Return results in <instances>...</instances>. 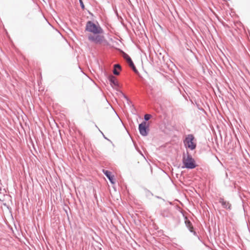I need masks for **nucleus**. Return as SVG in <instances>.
<instances>
[{
  "label": "nucleus",
  "instance_id": "obj_1",
  "mask_svg": "<svg viewBox=\"0 0 250 250\" xmlns=\"http://www.w3.org/2000/svg\"><path fill=\"white\" fill-rule=\"evenodd\" d=\"M183 163L184 167L187 168L193 169L196 167V163L192 156L188 153L184 154Z\"/></svg>",
  "mask_w": 250,
  "mask_h": 250
},
{
  "label": "nucleus",
  "instance_id": "obj_2",
  "mask_svg": "<svg viewBox=\"0 0 250 250\" xmlns=\"http://www.w3.org/2000/svg\"><path fill=\"white\" fill-rule=\"evenodd\" d=\"M85 30L93 34L103 33V30L98 25L91 21H88L85 26Z\"/></svg>",
  "mask_w": 250,
  "mask_h": 250
},
{
  "label": "nucleus",
  "instance_id": "obj_3",
  "mask_svg": "<svg viewBox=\"0 0 250 250\" xmlns=\"http://www.w3.org/2000/svg\"><path fill=\"white\" fill-rule=\"evenodd\" d=\"M103 33L90 34L88 36V40L96 44H102L106 42Z\"/></svg>",
  "mask_w": 250,
  "mask_h": 250
},
{
  "label": "nucleus",
  "instance_id": "obj_4",
  "mask_svg": "<svg viewBox=\"0 0 250 250\" xmlns=\"http://www.w3.org/2000/svg\"><path fill=\"white\" fill-rule=\"evenodd\" d=\"M184 142L186 147L189 148L191 150H194L196 148V140L194 136L192 134L188 135Z\"/></svg>",
  "mask_w": 250,
  "mask_h": 250
},
{
  "label": "nucleus",
  "instance_id": "obj_5",
  "mask_svg": "<svg viewBox=\"0 0 250 250\" xmlns=\"http://www.w3.org/2000/svg\"><path fill=\"white\" fill-rule=\"evenodd\" d=\"M139 129L140 132L143 136H146L147 134V125L146 122H143L139 125Z\"/></svg>",
  "mask_w": 250,
  "mask_h": 250
},
{
  "label": "nucleus",
  "instance_id": "obj_6",
  "mask_svg": "<svg viewBox=\"0 0 250 250\" xmlns=\"http://www.w3.org/2000/svg\"><path fill=\"white\" fill-rule=\"evenodd\" d=\"M104 173L106 176V177L108 178L110 182L112 184H114L115 183L114 180V176L112 174V173L106 170H103Z\"/></svg>",
  "mask_w": 250,
  "mask_h": 250
},
{
  "label": "nucleus",
  "instance_id": "obj_7",
  "mask_svg": "<svg viewBox=\"0 0 250 250\" xmlns=\"http://www.w3.org/2000/svg\"><path fill=\"white\" fill-rule=\"evenodd\" d=\"M108 80L110 82V84L112 87L117 86L118 82L117 79L113 76L111 75L108 77Z\"/></svg>",
  "mask_w": 250,
  "mask_h": 250
},
{
  "label": "nucleus",
  "instance_id": "obj_8",
  "mask_svg": "<svg viewBox=\"0 0 250 250\" xmlns=\"http://www.w3.org/2000/svg\"><path fill=\"white\" fill-rule=\"evenodd\" d=\"M219 202L222 204V206L223 208L227 209H230L231 207V205L227 201H225L223 198H220L219 199Z\"/></svg>",
  "mask_w": 250,
  "mask_h": 250
},
{
  "label": "nucleus",
  "instance_id": "obj_9",
  "mask_svg": "<svg viewBox=\"0 0 250 250\" xmlns=\"http://www.w3.org/2000/svg\"><path fill=\"white\" fill-rule=\"evenodd\" d=\"M121 69V66L120 65L118 64H116L114 65L113 73L116 75H119L120 74V71Z\"/></svg>",
  "mask_w": 250,
  "mask_h": 250
},
{
  "label": "nucleus",
  "instance_id": "obj_10",
  "mask_svg": "<svg viewBox=\"0 0 250 250\" xmlns=\"http://www.w3.org/2000/svg\"><path fill=\"white\" fill-rule=\"evenodd\" d=\"M186 224L187 226L189 228L190 231H192L193 227L192 226L191 223L189 221H185Z\"/></svg>",
  "mask_w": 250,
  "mask_h": 250
},
{
  "label": "nucleus",
  "instance_id": "obj_11",
  "mask_svg": "<svg viewBox=\"0 0 250 250\" xmlns=\"http://www.w3.org/2000/svg\"><path fill=\"white\" fill-rule=\"evenodd\" d=\"M128 63L129 66L133 69L134 71L136 72H137L136 68V67H135V66L133 62L132 61V60L131 61V62H129Z\"/></svg>",
  "mask_w": 250,
  "mask_h": 250
},
{
  "label": "nucleus",
  "instance_id": "obj_12",
  "mask_svg": "<svg viewBox=\"0 0 250 250\" xmlns=\"http://www.w3.org/2000/svg\"><path fill=\"white\" fill-rule=\"evenodd\" d=\"M123 56H124V59H125L126 60L127 62H131V59L127 54H124Z\"/></svg>",
  "mask_w": 250,
  "mask_h": 250
},
{
  "label": "nucleus",
  "instance_id": "obj_13",
  "mask_svg": "<svg viewBox=\"0 0 250 250\" xmlns=\"http://www.w3.org/2000/svg\"><path fill=\"white\" fill-rule=\"evenodd\" d=\"M137 161V163L139 164L140 163H142L143 162H145V160L144 158L141 157L140 159H137L136 160V161Z\"/></svg>",
  "mask_w": 250,
  "mask_h": 250
},
{
  "label": "nucleus",
  "instance_id": "obj_14",
  "mask_svg": "<svg viewBox=\"0 0 250 250\" xmlns=\"http://www.w3.org/2000/svg\"><path fill=\"white\" fill-rule=\"evenodd\" d=\"M151 116L150 115H149V114H146L145 116V119L146 120V121H147L150 118Z\"/></svg>",
  "mask_w": 250,
  "mask_h": 250
},
{
  "label": "nucleus",
  "instance_id": "obj_15",
  "mask_svg": "<svg viewBox=\"0 0 250 250\" xmlns=\"http://www.w3.org/2000/svg\"><path fill=\"white\" fill-rule=\"evenodd\" d=\"M79 1H80V4H81V7L83 9H84V5L83 3V2L82 1V0H79Z\"/></svg>",
  "mask_w": 250,
  "mask_h": 250
}]
</instances>
